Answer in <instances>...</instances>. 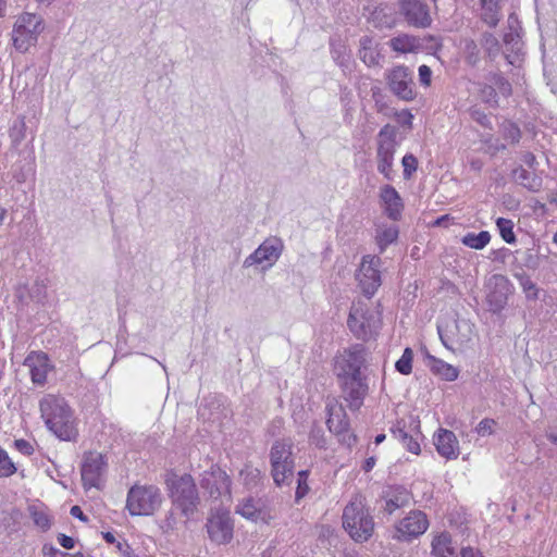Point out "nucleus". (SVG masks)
Masks as SVG:
<instances>
[{"label": "nucleus", "mask_w": 557, "mask_h": 557, "mask_svg": "<svg viewBox=\"0 0 557 557\" xmlns=\"http://www.w3.org/2000/svg\"><path fill=\"white\" fill-rule=\"evenodd\" d=\"M309 441L311 444L315 445L320 449L326 448L324 431L321 426L317 424H314L310 430Z\"/></svg>", "instance_id": "51"}, {"label": "nucleus", "mask_w": 557, "mask_h": 557, "mask_svg": "<svg viewBox=\"0 0 557 557\" xmlns=\"http://www.w3.org/2000/svg\"><path fill=\"white\" fill-rule=\"evenodd\" d=\"M486 79L492 83L498 92V97L509 98L512 95L511 83L500 72H491Z\"/></svg>", "instance_id": "34"}, {"label": "nucleus", "mask_w": 557, "mask_h": 557, "mask_svg": "<svg viewBox=\"0 0 557 557\" xmlns=\"http://www.w3.org/2000/svg\"><path fill=\"white\" fill-rule=\"evenodd\" d=\"M343 527L358 543L367 542L374 532V521L361 502H350L343 511Z\"/></svg>", "instance_id": "4"}, {"label": "nucleus", "mask_w": 557, "mask_h": 557, "mask_svg": "<svg viewBox=\"0 0 557 557\" xmlns=\"http://www.w3.org/2000/svg\"><path fill=\"white\" fill-rule=\"evenodd\" d=\"M16 472L14 462L9 457L8 453L0 447V478L10 476Z\"/></svg>", "instance_id": "48"}, {"label": "nucleus", "mask_w": 557, "mask_h": 557, "mask_svg": "<svg viewBox=\"0 0 557 557\" xmlns=\"http://www.w3.org/2000/svg\"><path fill=\"white\" fill-rule=\"evenodd\" d=\"M512 176L519 185L530 191H539L542 187V178L534 173H530L521 165L513 169Z\"/></svg>", "instance_id": "29"}, {"label": "nucleus", "mask_w": 557, "mask_h": 557, "mask_svg": "<svg viewBox=\"0 0 557 557\" xmlns=\"http://www.w3.org/2000/svg\"><path fill=\"white\" fill-rule=\"evenodd\" d=\"M502 133L504 138L510 140L511 144H518L520 141L521 131L519 126L511 121H506L502 124Z\"/></svg>", "instance_id": "47"}, {"label": "nucleus", "mask_w": 557, "mask_h": 557, "mask_svg": "<svg viewBox=\"0 0 557 557\" xmlns=\"http://www.w3.org/2000/svg\"><path fill=\"white\" fill-rule=\"evenodd\" d=\"M45 557H84L82 553L69 554L54 547L52 544H45L42 546Z\"/></svg>", "instance_id": "52"}, {"label": "nucleus", "mask_w": 557, "mask_h": 557, "mask_svg": "<svg viewBox=\"0 0 557 557\" xmlns=\"http://www.w3.org/2000/svg\"><path fill=\"white\" fill-rule=\"evenodd\" d=\"M426 358L430 360L431 371L440 375L446 381H455L458 377L459 371L454 366L446 363L442 359L435 358L434 356L426 352Z\"/></svg>", "instance_id": "30"}, {"label": "nucleus", "mask_w": 557, "mask_h": 557, "mask_svg": "<svg viewBox=\"0 0 557 557\" xmlns=\"http://www.w3.org/2000/svg\"><path fill=\"white\" fill-rule=\"evenodd\" d=\"M434 445L437 453L448 460L456 459L459 455L458 440L453 431L440 429L434 436Z\"/></svg>", "instance_id": "26"}, {"label": "nucleus", "mask_w": 557, "mask_h": 557, "mask_svg": "<svg viewBox=\"0 0 557 557\" xmlns=\"http://www.w3.org/2000/svg\"><path fill=\"white\" fill-rule=\"evenodd\" d=\"M326 425L331 433L345 437L349 431V418L342 406H327Z\"/></svg>", "instance_id": "28"}, {"label": "nucleus", "mask_w": 557, "mask_h": 557, "mask_svg": "<svg viewBox=\"0 0 557 557\" xmlns=\"http://www.w3.org/2000/svg\"><path fill=\"white\" fill-rule=\"evenodd\" d=\"M14 446L15 448L22 453L23 455L25 456H30L33 455L34 453V447L32 446V444L26 441V440H23V438H20V440H15L14 441Z\"/></svg>", "instance_id": "57"}, {"label": "nucleus", "mask_w": 557, "mask_h": 557, "mask_svg": "<svg viewBox=\"0 0 557 557\" xmlns=\"http://www.w3.org/2000/svg\"><path fill=\"white\" fill-rule=\"evenodd\" d=\"M175 510L176 509L172 507V509L169 510L168 513L165 515V519L161 525L164 532H170L176 529L178 524V518L175 513Z\"/></svg>", "instance_id": "54"}, {"label": "nucleus", "mask_w": 557, "mask_h": 557, "mask_svg": "<svg viewBox=\"0 0 557 557\" xmlns=\"http://www.w3.org/2000/svg\"><path fill=\"white\" fill-rule=\"evenodd\" d=\"M24 115H18L9 131V136L14 148L18 147L21 143L26 138L27 124Z\"/></svg>", "instance_id": "35"}, {"label": "nucleus", "mask_w": 557, "mask_h": 557, "mask_svg": "<svg viewBox=\"0 0 557 557\" xmlns=\"http://www.w3.org/2000/svg\"><path fill=\"white\" fill-rule=\"evenodd\" d=\"M469 115L470 117L476 122L478 124H480L482 127L484 128H488V129H492L493 128V125H492V122L490 120V117L487 116V114L481 110L480 108L478 107H471L469 109Z\"/></svg>", "instance_id": "50"}, {"label": "nucleus", "mask_w": 557, "mask_h": 557, "mask_svg": "<svg viewBox=\"0 0 557 557\" xmlns=\"http://www.w3.org/2000/svg\"><path fill=\"white\" fill-rule=\"evenodd\" d=\"M418 159L412 153H406L401 159V165L404 168V178H411L412 174L418 169Z\"/></svg>", "instance_id": "49"}, {"label": "nucleus", "mask_w": 557, "mask_h": 557, "mask_svg": "<svg viewBox=\"0 0 557 557\" xmlns=\"http://www.w3.org/2000/svg\"><path fill=\"white\" fill-rule=\"evenodd\" d=\"M491 290L487 294L486 300L490 311L493 313H500L508 302V296L512 292V284L503 274H494L490 280Z\"/></svg>", "instance_id": "18"}, {"label": "nucleus", "mask_w": 557, "mask_h": 557, "mask_svg": "<svg viewBox=\"0 0 557 557\" xmlns=\"http://www.w3.org/2000/svg\"><path fill=\"white\" fill-rule=\"evenodd\" d=\"M162 504L160 488L154 485H134L129 488L126 508L132 516H149Z\"/></svg>", "instance_id": "7"}, {"label": "nucleus", "mask_w": 557, "mask_h": 557, "mask_svg": "<svg viewBox=\"0 0 557 557\" xmlns=\"http://www.w3.org/2000/svg\"><path fill=\"white\" fill-rule=\"evenodd\" d=\"M44 30L42 18L33 13L22 14L14 24L12 40L14 48L24 53L36 45L39 34Z\"/></svg>", "instance_id": "9"}, {"label": "nucleus", "mask_w": 557, "mask_h": 557, "mask_svg": "<svg viewBox=\"0 0 557 557\" xmlns=\"http://www.w3.org/2000/svg\"><path fill=\"white\" fill-rule=\"evenodd\" d=\"M398 234L399 231L397 226H389L379 232L376 235V243L380 251L383 252L387 246L395 243L398 238Z\"/></svg>", "instance_id": "41"}, {"label": "nucleus", "mask_w": 557, "mask_h": 557, "mask_svg": "<svg viewBox=\"0 0 557 557\" xmlns=\"http://www.w3.org/2000/svg\"><path fill=\"white\" fill-rule=\"evenodd\" d=\"M413 351L410 347L404 349L401 357L396 361L395 369L403 375H408L412 371Z\"/></svg>", "instance_id": "43"}, {"label": "nucleus", "mask_w": 557, "mask_h": 557, "mask_svg": "<svg viewBox=\"0 0 557 557\" xmlns=\"http://www.w3.org/2000/svg\"><path fill=\"white\" fill-rule=\"evenodd\" d=\"M381 259L376 256H363L357 273V280L361 293L367 297L371 298L382 285L381 278Z\"/></svg>", "instance_id": "12"}, {"label": "nucleus", "mask_w": 557, "mask_h": 557, "mask_svg": "<svg viewBox=\"0 0 557 557\" xmlns=\"http://www.w3.org/2000/svg\"><path fill=\"white\" fill-rule=\"evenodd\" d=\"M367 348L362 344H354L339 351L334 358V374L338 380L366 374Z\"/></svg>", "instance_id": "6"}, {"label": "nucleus", "mask_w": 557, "mask_h": 557, "mask_svg": "<svg viewBox=\"0 0 557 557\" xmlns=\"http://www.w3.org/2000/svg\"><path fill=\"white\" fill-rule=\"evenodd\" d=\"M385 79L391 92L403 101H412L414 90L413 72L406 65H395L385 73Z\"/></svg>", "instance_id": "10"}, {"label": "nucleus", "mask_w": 557, "mask_h": 557, "mask_svg": "<svg viewBox=\"0 0 557 557\" xmlns=\"http://www.w3.org/2000/svg\"><path fill=\"white\" fill-rule=\"evenodd\" d=\"M283 249L282 242L278 238L264 240L252 253L244 261V268L268 262L264 269L271 268L281 257Z\"/></svg>", "instance_id": "20"}, {"label": "nucleus", "mask_w": 557, "mask_h": 557, "mask_svg": "<svg viewBox=\"0 0 557 557\" xmlns=\"http://www.w3.org/2000/svg\"><path fill=\"white\" fill-rule=\"evenodd\" d=\"M236 512L253 522H263L269 524L275 518L274 508L268 498H244L236 506Z\"/></svg>", "instance_id": "17"}, {"label": "nucleus", "mask_w": 557, "mask_h": 557, "mask_svg": "<svg viewBox=\"0 0 557 557\" xmlns=\"http://www.w3.org/2000/svg\"><path fill=\"white\" fill-rule=\"evenodd\" d=\"M165 487L173 508L186 521L189 520L201 503L194 478L189 473L177 474L171 471L165 476Z\"/></svg>", "instance_id": "1"}, {"label": "nucleus", "mask_w": 557, "mask_h": 557, "mask_svg": "<svg viewBox=\"0 0 557 557\" xmlns=\"http://www.w3.org/2000/svg\"><path fill=\"white\" fill-rule=\"evenodd\" d=\"M115 547L123 557H135L134 549L125 540L116 542Z\"/></svg>", "instance_id": "58"}, {"label": "nucleus", "mask_w": 557, "mask_h": 557, "mask_svg": "<svg viewBox=\"0 0 557 557\" xmlns=\"http://www.w3.org/2000/svg\"><path fill=\"white\" fill-rule=\"evenodd\" d=\"M496 421L494 419L485 418L475 426V432L480 436H487L494 433Z\"/></svg>", "instance_id": "53"}, {"label": "nucleus", "mask_w": 557, "mask_h": 557, "mask_svg": "<svg viewBox=\"0 0 557 557\" xmlns=\"http://www.w3.org/2000/svg\"><path fill=\"white\" fill-rule=\"evenodd\" d=\"M397 129L391 124H385L376 136V163L377 172L381 173L385 180L393 181L395 172L393 170L394 156L397 148Z\"/></svg>", "instance_id": "8"}, {"label": "nucleus", "mask_w": 557, "mask_h": 557, "mask_svg": "<svg viewBox=\"0 0 557 557\" xmlns=\"http://www.w3.org/2000/svg\"><path fill=\"white\" fill-rule=\"evenodd\" d=\"M240 478L248 488L257 487L263 479V472L252 466H246L240 471Z\"/></svg>", "instance_id": "40"}, {"label": "nucleus", "mask_w": 557, "mask_h": 557, "mask_svg": "<svg viewBox=\"0 0 557 557\" xmlns=\"http://www.w3.org/2000/svg\"><path fill=\"white\" fill-rule=\"evenodd\" d=\"M465 58L471 66H476L480 62V49L473 39L465 40Z\"/></svg>", "instance_id": "46"}, {"label": "nucleus", "mask_w": 557, "mask_h": 557, "mask_svg": "<svg viewBox=\"0 0 557 557\" xmlns=\"http://www.w3.org/2000/svg\"><path fill=\"white\" fill-rule=\"evenodd\" d=\"M58 542L65 549H72L75 546V540L63 533L58 535Z\"/></svg>", "instance_id": "59"}, {"label": "nucleus", "mask_w": 557, "mask_h": 557, "mask_svg": "<svg viewBox=\"0 0 557 557\" xmlns=\"http://www.w3.org/2000/svg\"><path fill=\"white\" fill-rule=\"evenodd\" d=\"M292 438H280L273 442L270 454V473L276 487L290 485L295 473V458Z\"/></svg>", "instance_id": "3"}, {"label": "nucleus", "mask_w": 557, "mask_h": 557, "mask_svg": "<svg viewBox=\"0 0 557 557\" xmlns=\"http://www.w3.org/2000/svg\"><path fill=\"white\" fill-rule=\"evenodd\" d=\"M107 462L100 453H87L82 463V481L85 488H99L100 478L106 471Z\"/></svg>", "instance_id": "19"}, {"label": "nucleus", "mask_w": 557, "mask_h": 557, "mask_svg": "<svg viewBox=\"0 0 557 557\" xmlns=\"http://www.w3.org/2000/svg\"><path fill=\"white\" fill-rule=\"evenodd\" d=\"M491 240V235L487 231H481L480 233H468L461 238V243L472 249L481 250Z\"/></svg>", "instance_id": "36"}, {"label": "nucleus", "mask_w": 557, "mask_h": 557, "mask_svg": "<svg viewBox=\"0 0 557 557\" xmlns=\"http://www.w3.org/2000/svg\"><path fill=\"white\" fill-rule=\"evenodd\" d=\"M29 296L34 300L40 302L46 298V285L40 282H35V284L29 289Z\"/></svg>", "instance_id": "55"}, {"label": "nucleus", "mask_w": 557, "mask_h": 557, "mask_svg": "<svg viewBox=\"0 0 557 557\" xmlns=\"http://www.w3.org/2000/svg\"><path fill=\"white\" fill-rule=\"evenodd\" d=\"M460 554L461 557H483L479 550H475L472 547H463Z\"/></svg>", "instance_id": "63"}, {"label": "nucleus", "mask_w": 557, "mask_h": 557, "mask_svg": "<svg viewBox=\"0 0 557 557\" xmlns=\"http://www.w3.org/2000/svg\"><path fill=\"white\" fill-rule=\"evenodd\" d=\"M522 160L529 168H534L536 164L535 156L532 152H525Z\"/></svg>", "instance_id": "64"}, {"label": "nucleus", "mask_w": 557, "mask_h": 557, "mask_svg": "<svg viewBox=\"0 0 557 557\" xmlns=\"http://www.w3.org/2000/svg\"><path fill=\"white\" fill-rule=\"evenodd\" d=\"M496 226L499 235L507 244H515L517 238L513 232V222L509 219L498 218L496 220Z\"/></svg>", "instance_id": "42"}, {"label": "nucleus", "mask_w": 557, "mask_h": 557, "mask_svg": "<svg viewBox=\"0 0 557 557\" xmlns=\"http://www.w3.org/2000/svg\"><path fill=\"white\" fill-rule=\"evenodd\" d=\"M29 513L36 527L40 528L42 531L50 529L51 519L47 512L38 509L36 506H30Z\"/></svg>", "instance_id": "45"}, {"label": "nucleus", "mask_w": 557, "mask_h": 557, "mask_svg": "<svg viewBox=\"0 0 557 557\" xmlns=\"http://www.w3.org/2000/svg\"><path fill=\"white\" fill-rule=\"evenodd\" d=\"M399 8L409 25L426 28L432 24L429 5L423 0H400Z\"/></svg>", "instance_id": "21"}, {"label": "nucleus", "mask_w": 557, "mask_h": 557, "mask_svg": "<svg viewBox=\"0 0 557 557\" xmlns=\"http://www.w3.org/2000/svg\"><path fill=\"white\" fill-rule=\"evenodd\" d=\"M419 73V81L421 85L423 86H430L431 85V78H432V70L430 66L422 64L418 69Z\"/></svg>", "instance_id": "56"}, {"label": "nucleus", "mask_w": 557, "mask_h": 557, "mask_svg": "<svg viewBox=\"0 0 557 557\" xmlns=\"http://www.w3.org/2000/svg\"><path fill=\"white\" fill-rule=\"evenodd\" d=\"M337 382L342 389V396L348 404L349 409L352 411L359 410L369 394L368 375L351 376L338 380Z\"/></svg>", "instance_id": "15"}, {"label": "nucleus", "mask_w": 557, "mask_h": 557, "mask_svg": "<svg viewBox=\"0 0 557 557\" xmlns=\"http://www.w3.org/2000/svg\"><path fill=\"white\" fill-rule=\"evenodd\" d=\"M310 471L309 470H300L297 473V486L295 492V502L299 503L310 491L308 484Z\"/></svg>", "instance_id": "44"}, {"label": "nucleus", "mask_w": 557, "mask_h": 557, "mask_svg": "<svg viewBox=\"0 0 557 557\" xmlns=\"http://www.w3.org/2000/svg\"><path fill=\"white\" fill-rule=\"evenodd\" d=\"M382 325L379 310L374 311L362 302L352 304L347 319V326L357 339L367 342L374 338Z\"/></svg>", "instance_id": "5"}, {"label": "nucleus", "mask_w": 557, "mask_h": 557, "mask_svg": "<svg viewBox=\"0 0 557 557\" xmlns=\"http://www.w3.org/2000/svg\"><path fill=\"white\" fill-rule=\"evenodd\" d=\"M410 425L414 426V429L417 430V435H419L420 434V432L418 430L419 429V420L411 417ZM391 433L393 434V436L395 438H397L398 441H400L404 444V446L408 449V451H410L414 455L420 454L421 448H420V444L418 442V436L414 437L413 435L409 434L406 431L405 420H403V419L398 420L396 422V424L391 428Z\"/></svg>", "instance_id": "25"}, {"label": "nucleus", "mask_w": 557, "mask_h": 557, "mask_svg": "<svg viewBox=\"0 0 557 557\" xmlns=\"http://www.w3.org/2000/svg\"><path fill=\"white\" fill-rule=\"evenodd\" d=\"M429 528V519L422 510H411L395 525L394 539L401 542H410L424 534Z\"/></svg>", "instance_id": "14"}, {"label": "nucleus", "mask_w": 557, "mask_h": 557, "mask_svg": "<svg viewBox=\"0 0 557 557\" xmlns=\"http://www.w3.org/2000/svg\"><path fill=\"white\" fill-rule=\"evenodd\" d=\"M412 493L403 485H385L382 488L377 499L375 500V508L379 515L392 516L396 510L410 505Z\"/></svg>", "instance_id": "11"}, {"label": "nucleus", "mask_w": 557, "mask_h": 557, "mask_svg": "<svg viewBox=\"0 0 557 557\" xmlns=\"http://www.w3.org/2000/svg\"><path fill=\"white\" fill-rule=\"evenodd\" d=\"M437 330H438V335H440V338H441V342L443 343V345L447 349L454 350L453 344L455 341H454L453 336H450L447 333H444L440 326L437 327Z\"/></svg>", "instance_id": "60"}, {"label": "nucleus", "mask_w": 557, "mask_h": 557, "mask_svg": "<svg viewBox=\"0 0 557 557\" xmlns=\"http://www.w3.org/2000/svg\"><path fill=\"white\" fill-rule=\"evenodd\" d=\"M330 50L333 61L343 70L349 66L350 55L347 46L339 38L330 39Z\"/></svg>", "instance_id": "32"}, {"label": "nucleus", "mask_w": 557, "mask_h": 557, "mask_svg": "<svg viewBox=\"0 0 557 557\" xmlns=\"http://www.w3.org/2000/svg\"><path fill=\"white\" fill-rule=\"evenodd\" d=\"M41 417L48 429L62 441H76L78 431L74 425L72 410L64 398L48 395L39 404Z\"/></svg>", "instance_id": "2"}, {"label": "nucleus", "mask_w": 557, "mask_h": 557, "mask_svg": "<svg viewBox=\"0 0 557 557\" xmlns=\"http://www.w3.org/2000/svg\"><path fill=\"white\" fill-rule=\"evenodd\" d=\"M515 277L518 280L528 300L539 299L540 289L536 286V284L532 282L531 277L527 273H516Z\"/></svg>", "instance_id": "39"}, {"label": "nucleus", "mask_w": 557, "mask_h": 557, "mask_svg": "<svg viewBox=\"0 0 557 557\" xmlns=\"http://www.w3.org/2000/svg\"><path fill=\"white\" fill-rule=\"evenodd\" d=\"M209 539L218 544H227L233 539L234 522L226 510H216L211 513L206 522Z\"/></svg>", "instance_id": "16"}, {"label": "nucleus", "mask_w": 557, "mask_h": 557, "mask_svg": "<svg viewBox=\"0 0 557 557\" xmlns=\"http://www.w3.org/2000/svg\"><path fill=\"white\" fill-rule=\"evenodd\" d=\"M70 513L73 517L79 519L81 521L85 522V521L88 520L87 516L83 512L82 508L79 506H77V505L71 507Z\"/></svg>", "instance_id": "61"}, {"label": "nucleus", "mask_w": 557, "mask_h": 557, "mask_svg": "<svg viewBox=\"0 0 557 557\" xmlns=\"http://www.w3.org/2000/svg\"><path fill=\"white\" fill-rule=\"evenodd\" d=\"M24 366L29 368L32 382L42 386L47 381L49 358L45 352L32 351L24 360Z\"/></svg>", "instance_id": "24"}, {"label": "nucleus", "mask_w": 557, "mask_h": 557, "mask_svg": "<svg viewBox=\"0 0 557 557\" xmlns=\"http://www.w3.org/2000/svg\"><path fill=\"white\" fill-rule=\"evenodd\" d=\"M479 92L483 103L487 104L492 109L499 108L498 92L492 83L480 84Z\"/></svg>", "instance_id": "38"}, {"label": "nucleus", "mask_w": 557, "mask_h": 557, "mask_svg": "<svg viewBox=\"0 0 557 557\" xmlns=\"http://www.w3.org/2000/svg\"><path fill=\"white\" fill-rule=\"evenodd\" d=\"M451 540L447 533H442L432 542V555L434 557H449L455 554V549L450 546Z\"/></svg>", "instance_id": "33"}, {"label": "nucleus", "mask_w": 557, "mask_h": 557, "mask_svg": "<svg viewBox=\"0 0 557 557\" xmlns=\"http://www.w3.org/2000/svg\"><path fill=\"white\" fill-rule=\"evenodd\" d=\"M360 60L369 67L380 66L383 55L381 54L380 45L368 35L360 37L359 39V52Z\"/></svg>", "instance_id": "27"}, {"label": "nucleus", "mask_w": 557, "mask_h": 557, "mask_svg": "<svg viewBox=\"0 0 557 557\" xmlns=\"http://www.w3.org/2000/svg\"><path fill=\"white\" fill-rule=\"evenodd\" d=\"M481 2V20L494 28L500 21L499 0H480Z\"/></svg>", "instance_id": "31"}, {"label": "nucleus", "mask_w": 557, "mask_h": 557, "mask_svg": "<svg viewBox=\"0 0 557 557\" xmlns=\"http://www.w3.org/2000/svg\"><path fill=\"white\" fill-rule=\"evenodd\" d=\"M380 200L384 206V213L393 221H399L401 219V212L404 210V201L392 185H384L380 190Z\"/></svg>", "instance_id": "23"}, {"label": "nucleus", "mask_w": 557, "mask_h": 557, "mask_svg": "<svg viewBox=\"0 0 557 557\" xmlns=\"http://www.w3.org/2000/svg\"><path fill=\"white\" fill-rule=\"evenodd\" d=\"M546 436L550 443L557 445V425H549L546 430Z\"/></svg>", "instance_id": "62"}, {"label": "nucleus", "mask_w": 557, "mask_h": 557, "mask_svg": "<svg viewBox=\"0 0 557 557\" xmlns=\"http://www.w3.org/2000/svg\"><path fill=\"white\" fill-rule=\"evenodd\" d=\"M426 42H433L435 47L441 46L437 39L432 35L421 38L413 35L401 34L389 40V47L399 53H410L423 50L426 47Z\"/></svg>", "instance_id": "22"}, {"label": "nucleus", "mask_w": 557, "mask_h": 557, "mask_svg": "<svg viewBox=\"0 0 557 557\" xmlns=\"http://www.w3.org/2000/svg\"><path fill=\"white\" fill-rule=\"evenodd\" d=\"M200 476V486L210 498H231V478L220 467L213 465L209 470L203 471Z\"/></svg>", "instance_id": "13"}, {"label": "nucleus", "mask_w": 557, "mask_h": 557, "mask_svg": "<svg viewBox=\"0 0 557 557\" xmlns=\"http://www.w3.org/2000/svg\"><path fill=\"white\" fill-rule=\"evenodd\" d=\"M480 44L484 49L486 57L492 61L495 60L500 52L499 40L492 33L484 32L481 36Z\"/></svg>", "instance_id": "37"}]
</instances>
